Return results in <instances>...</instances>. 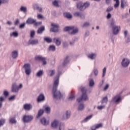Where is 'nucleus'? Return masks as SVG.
I'll use <instances>...</instances> for the list:
<instances>
[{"mask_svg": "<svg viewBox=\"0 0 130 130\" xmlns=\"http://www.w3.org/2000/svg\"><path fill=\"white\" fill-rule=\"evenodd\" d=\"M58 86V82H54L52 93L54 98L60 99V98H61V93H60V91H57Z\"/></svg>", "mask_w": 130, "mask_h": 130, "instance_id": "nucleus-1", "label": "nucleus"}, {"mask_svg": "<svg viewBox=\"0 0 130 130\" xmlns=\"http://www.w3.org/2000/svg\"><path fill=\"white\" fill-rule=\"evenodd\" d=\"M81 90L82 93V95L81 96V98H79L77 100V102L78 103H80L81 101H87L88 100V96H87V90H86V88L84 87H82L81 88Z\"/></svg>", "mask_w": 130, "mask_h": 130, "instance_id": "nucleus-2", "label": "nucleus"}, {"mask_svg": "<svg viewBox=\"0 0 130 130\" xmlns=\"http://www.w3.org/2000/svg\"><path fill=\"white\" fill-rule=\"evenodd\" d=\"M64 31H68L71 35H74L79 32V29L74 26H67L64 28Z\"/></svg>", "mask_w": 130, "mask_h": 130, "instance_id": "nucleus-3", "label": "nucleus"}, {"mask_svg": "<svg viewBox=\"0 0 130 130\" xmlns=\"http://www.w3.org/2000/svg\"><path fill=\"white\" fill-rule=\"evenodd\" d=\"M111 26L113 28V33L114 35H117L120 31V26H118L114 25V20H112L111 22Z\"/></svg>", "mask_w": 130, "mask_h": 130, "instance_id": "nucleus-4", "label": "nucleus"}, {"mask_svg": "<svg viewBox=\"0 0 130 130\" xmlns=\"http://www.w3.org/2000/svg\"><path fill=\"white\" fill-rule=\"evenodd\" d=\"M90 6L89 3H86L83 4L82 2H80L77 4V9L80 10V11H83V10H85L86 8H88Z\"/></svg>", "mask_w": 130, "mask_h": 130, "instance_id": "nucleus-5", "label": "nucleus"}, {"mask_svg": "<svg viewBox=\"0 0 130 130\" xmlns=\"http://www.w3.org/2000/svg\"><path fill=\"white\" fill-rule=\"evenodd\" d=\"M22 87H23V85L21 84H20L19 86H18L16 83H14L12 87V92H13L14 93H18V92H19V89L22 88Z\"/></svg>", "mask_w": 130, "mask_h": 130, "instance_id": "nucleus-6", "label": "nucleus"}, {"mask_svg": "<svg viewBox=\"0 0 130 130\" xmlns=\"http://www.w3.org/2000/svg\"><path fill=\"white\" fill-rule=\"evenodd\" d=\"M26 23H27V24H34L35 26H39V25L42 24V22H36V20L31 18H28L26 21Z\"/></svg>", "mask_w": 130, "mask_h": 130, "instance_id": "nucleus-7", "label": "nucleus"}, {"mask_svg": "<svg viewBox=\"0 0 130 130\" xmlns=\"http://www.w3.org/2000/svg\"><path fill=\"white\" fill-rule=\"evenodd\" d=\"M24 68L25 69V72L26 75L27 76H29L30 74H31V66H30V64L26 63L25 64L24 66Z\"/></svg>", "mask_w": 130, "mask_h": 130, "instance_id": "nucleus-8", "label": "nucleus"}, {"mask_svg": "<svg viewBox=\"0 0 130 130\" xmlns=\"http://www.w3.org/2000/svg\"><path fill=\"white\" fill-rule=\"evenodd\" d=\"M112 101L114 103H119V102L121 101V96H120V95L118 94L113 97Z\"/></svg>", "mask_w": 130, "mask_h": 130, "instance_id": "nucleus-9", "label": "nucleus"}, {"mask_svg": "<svg viewBox=\"0 0 130 130\" xmlns=\"http://www.w3.org/2000/svg\"><path fill=\"white\" fill-rule=\"evenodd\" d=\"M35 59L36 60H40L43 61V64H46V58L42 57V56H37L35 57Z\"/></svg>", "mask_w": 130, "mask_h": 130, "instance_id": "nucleus-10", "label": "nucleus"}, {"mask_svg": "<svg viewBox=\"0 0 130 130\" xmlns=\"http://www.w3.org/2000/svg\"><path fill=\"white\" fill-rule=\"evenodd\" d=\"M129 60L128 59L124 58L123 59L121 62L122 67L123 68H126V67H128V64H129Z\"/></svg>", "mask_w": 130, "mask_h": 130, "instance_id": "nucleus-11", "label": "nucleus"}, {"mask_svg": "<svg viewBox=\"0 0 130 130\" xmlns=\"http://www.w3.org/2000/svg\"><path fill=\"white\" fill-rule=\"evenodd\" d=\"M51 26L52 28L50 29L51 32H58V25L52 23Z\"/></svg>", "mask_w": 130, "mask_h": 130, "instance_id": "nucleus-12", "label": "nucleus"}, {"mask_svg": "<svg viewBox=\"0 0 130 130\" xmlns=\"http://www.w3.org/2000/svg\"><path fill=\"white\" fill-rule=\"evenodd\" d=\"M32 119H33V117L31 116H24L23 117L24 122H29V121H31Z\"/></svg>", "mask_w": 130, "mask_h": 130, "instance_id": "nucleus-13", "label": "nucleus"}, {"mask_svg": "<svg viewBox=\"0 0 130 130\" xmlns=\"http://www.w3.org/2000/svg\"><path fill=\"white\" fill-rule=\"evenodd\" d=\"M53 42L57 45V46H59L61 44V41H60V38H55L53 39Z\"/></svg>", "mask_w": 130, "mask_h": 130, "instance_id": "nucleus-14", "label": "nucleus"}, {"mask_svg": "<svg viewBox=\"0 0 130 130\" xmlns=\"http://www.w3.org/2000/svg\"><path fill=\"white\" fill-rule=\"evenodd\" d=\"M103 125L102 123L97 124L90 127V129L96 130L97 128H100V127H102Z\"/></svg>", "mask_w": 130, "mask_h": 130, "instance_id": "nucleus-15", "label": "nucleus"}, {"mask_svg": "<svg viewBox=\"0 0 130 130\" xmlns=\"http://www.w3.org/2000/svg\"><path fill=\"white\" fill-rule=\"evenodd\" d=\"M45 98L44 95L42 94H40V95L37 98L38 102H41V101H44Z\"/></svg>", "mask_w": 130, "mask_h": 130, "instance_id": "nucleus-16", "label": "nucleus"}, {"mask_svg": "<svg viewBox=\"0 0 130 130\" xmlns=\"http://www.w3.org/2000/svg\"><path fill=\"white\" fill-rule=\"evenodd\" d=\"M41 122L44 125H47L49 124V121H46V119L45 118H43L41 119Z\"/></svg>", "mask_w": 130, "mask_h": 130, "instance_id": "nucleus-17", "label": "nucleus"}, {"mask_svg": "<svg viewBox=\"0 0 130 130\" xmlns=\"http://www.w3.org/2000/svg\"><path fill=\"white\" fill-rule=\"evenodd\" d=\"M74 16H75V17H79L81 19H85V15L84 14H81V13L79 12L75 13Z\"/></svg>", "mask_w": 130, "mask_h": 130, "instance_id": "nucleus-18", "label": "nucleus"}, {"mask_svg": "<svg viewBox=\"0 0 130 130\" xmlns=\"http://www.w3.org/2000/svg\"><path fill=\"white\" fill-rule=\"evenodd\" d=\"M29 44H31L32 45H34L35 44H38V40H29L28 42Z\"/></svg>", "mask_w": 130, "mask_h": 130, "instance_id": "nucleus-19", "label": "nucleus"}, {"mask_svg": "<svg viewBox=\"0 0 130 130\" xmlns=\"http://www.w3.org/2000/svg\"><path fill=\"white\" fill-rule=\"evenodd\" d=\"M23 108L25 110H30L32 108V106L30 104H25L24 105Z\"/></svg>", "mask_w": 130, "mask_h": 130, "instance_id": "nucleus-20", "label": "nucleus"}, {"mask_svg": "<svg viewBox=\"0 0 130 130\" xmlns=\"http://www.w3.org/2000/svg\"><path fill=\"white\" fill-rule=\"evenodd\" d=\"M63 16L64 17H65V18H67V19H72V14H71L70 13H64L63 14Z\"/></svg>", "mask_w": 130, "mask_h": 130, "instance_id": "nucleus-21", "label": "nucleus"}, {"mask_svg": "<svg viewBox=\"0 0 130 130\" xmlns=\"http://www.w3.org/2000/svg\"><path fill=\"white\" fill-rule=\"evenodd\" d=\"M57 125H58V122L56 120H54L51 124L52 127H56Z\"/></svg>", "mask_w": 130, "mask_h": 130, "instance_id": "nucleus-22", "label": "nucleus"}, {"mask_svg": "<svg viewBox=\"0 0 130 130\" xmlns=\"http://www.w3.org/2000/svg\"><path fill=\"white\" fill-rule=\"evenodd\" d=\"M44 30H45L44 26H42L40 28L38 29L37 33L38 34H41V33H42V32L43 31H44Z\"/></svg>", "mask_w": 130, "mask_h": 130, "instance_id": "nucleus-23", "label": "nucleus"}, {"mask_svg": "<svg viewBox=\"0 0 130 130\" xmlns=\"http://www.w3.org/2000/svg\"><path fill=\"white\" fill-rule=\"evenodd\" d=\"M44 40L47 42V43H51L52 42V39L50 38L46 37L44 39Z\"/></svg>", "mask_w": 130, "mask_h": 130, "instance_id": "nucleus-24", "label": "nucleus"}, {"mask_svg": "<svg viewBox=\"0 0 130 130\" xmlns=\"http://www.w3.org/2000/svg\"><path fill=\"white\" fill-rule=\"evenodd\" d=\"M34 9H36V10H38L39 12H42V8L41 7H39L38 5L37 4L34 5Z\"/></svg>", "mask_w": 130, "mask_h": 130, "instance_id": "nucleus-25", "label": "nucleus"}, {"mask_svg": "<svg viewBox=\"0 0 130 130\" xmlns=\"http://www.w3.org/2000/svg\"><path fill=\"white\" fill-rule=\"evenodd\" d=\"M126 6V2H125L123 0H121V9H124V7Z\"/></svg>", "mask_w": 130, "mask_h": 130, "instance_id": "nucleus-26", "label": "nucleus"}, {"mask_svg": "<svg viewBox=\"0 0 130 130\" xmlns=\"http://www.w3.org/2000/svg\"><path fill=\"white\" fill-rule=\"evenodd\" d=\"M84 104H80L78 106V111H82V110H84Z\"/></svg>", "mask_w": 130, "mask_h": 130, "instance_id": "nucleus-27", "label": "nucleus"}, {"mask_svg": "<svg viewBox=\"0 0 130 130\" xmlns=\"http://www.w3.org/2000/svg\"><path fill=\"white\" fill-rule=\"evenodd\" d=\"M18 57V52H17V51H14L12 52V57L13 58H16V57Z\"/></svg>", "mask_w": 130, "mask_h": 130, "instance_id": "nucleus-28", "label": "nucleus"}, {"mask_svg": "<svg viewBox=\"0 0 130 130\" xmlns=\"http://www.w3.org/2000/svg\"><path fill=\"white\" fill-rule=\"evenodd\" d=\"M9 121L10 123H16L17 122L15 117L11 118L9 120Z\"/></svg>", "mask_w": 130, "mask_h": 130, "instance_id": "nucleus-29", "label": "nucleus"}, {"mask_svg": "<svg viewBox=\"0 0 130 130\" xmlns=\"http://www.w3.org/2000/svg\"><path fill=\"white\" fill-rule=\"evenodd\" d=\"M92 116H93V115H90L87 117H86L83 120V122H87V120H89V119H91V118H92Z\"/></svg>", "mask_w": 130, "mask_h": 130, "instance_id": "nucleus-30", "label": "nucleus"}, {"mask_svg": "<svg viewBox=\"0 0 130 130\" xmlns=\"http://www.w3.org/2000/svg\"><path fill=\"white\" fill-rule=\"evenodd\" d=\"M43 75V70H40L37 73V77H42V76Z\"/></svg>", "mask_w": 130, "mask_h": 130, "instance_id": "nucleus-31", "label": "nucleus"}, {"mask_svg": "<svg viewBox=\"0 0 130 130\" xmlns=\"http://www.w3.org/2000/svg\"><path fill=\"white\" fill-rule=\"evenodd\" d=\"M44 113V111H43V110H40L38 112L37 118H38V117H40V116H41V115H42V114H43Z\"/></svg>", "mask_w": 130, "mask_h": 130, "instance_id": "nucleus-32", "label": "nucleus"}, {"mask_svg": "<svg viewBox=\"0 0 130 130\" xmlns=\"http://www.w3.org/2000/svg\"><path fill=\"white\" fill-rule=\"evenodd\" d=\"M88 57L91 59H94L96 57V54H90L88 55Z\"/></svg>", "mask_w": 130, "mask_h": 130, "instance_id": "nucleus-33", "label": "nucleus"}, {"mask_svg": "<svg viewBox=\"0 0 130 130\" xmlns=\"http://www.w3.org/2000/svg\"><path fill=\"white\" fill-rule=\"evenodd\" d=\"M20 11L23 12V13H27V8L25 7L21 6L20 8Z\"/></svg>", "mask_w": 130, "mask_h": 130, "instance_id": "nucleus-34", "label": "nucleus"}, {"mask_svg": "<svg viewBox=\"0 0 130 130\" xmlns=\"http://www.w3.org/2000/svg\"><path fill=\"white\" fill-rule=\"evenodd\" d=\"M45 111L46 113L49 114L50 113V107H46L45 108Z\"/></svg>", "mask_w": 130, "mask_h": 130, "instance_id": "nucleus-35", "label": "nucleus"}, {"mask_svg": "<svg viewBox=\"0 0 130 130\" xmlns=\"http://www.w3.org/2000/svg\"><path fill=\"white\" fill-rule=\"evenodd\" d=\"M54 74H55V72L54 71V70H51L49 72V77H52V76H53Z\"/></svg>", "mask_w": 130, "mask_h": 130, "instance_id": "nucleus-36", "label": "nucleus"}, {"mask_svg": "<svg viewBox=\"0 0 130 130\" xmlns=\"http://www.w3.org/2000/svg\"><path fill=\"white\" fill-rule=\"evenodd\" d=\"M69 61H70V60H69V56H67L64 60L63 66H64V64H67Z\"/></svg>", "mask_w": 130, "mask_h": 130, "instance_id": "nucleus-37", "label": "nucleus"}, {"mask_svg": "<svg viewBox=\"0 0 130 130\" xmlns=\"http://www.w3.org/2000/svg\"><path fill=\"white\" fill-rule=\"evenodd\" d=\"M107 101H108V99L107 98V96L104 97L103 99L102 103H107Z\"/></svg>", "mask_w": 130, "mask_h": 130, "instance_id": "nucleus-38", "label": "nucleus"}, {"mask_svg": "<svg viewBox=\"0 0 130 130\" xmlns=\"http://www.w3.org/2000/svg\"><path fill=\"white\" fill-rule=\"evenodd\" d=\"M66 118H65V119H68V118H69V117H70V116H71V112L67 111L66 112Z\"/></svg>", "mask_w": 130, "mask_h": 130, "instance_id": "nucleus-39", "label": "nucleus"}, {"mask_svg": "<svg viewBox=\"0 0 130 130\" xmlns=\"http://www.w3.org/2000/svg\"><path fill=\"white\" fill-rule=\"evenodd\" d=\"M74 99H75V95L73 93H71L68 98V100H74Z\"/></svg>", "mask_w": 130, "mask_h": 130, "instance_id": "nucleus-40", "label": "nucleus"}, {"mask_svg": "<svg viewBox=\"0 0 130 130\" xmlns=\"http://www.w3.org/2000/svg\"><path fill=\"white\" fill-rule=\"evenodd\" d=\"M49 50H51V51H55V46H53V45L50 46Z\"/></svg>", "mask_w": 130, "mask_h": 130, "instance_id": "nucleus-41", "label": "nucleus"}, {"mask_svg": "<svg viewBox=\"0 0 130 130\" xmlns=\"http://www.w3.org/2000/svg\"><path fill=\"white\" fill-rule=\"evenodd\" d=\"M118 7H119V0H117V1H116V3L114 5V8L116 9V8H118Z\"/></svg>", "mask_w": 130, "mask_h": 130, "instance_id": "nucleus-42", "label": "nucleus"}, {"mask_svg": "<svg viewBox=\"0 0 130 130\" xmlns=\"http://www.w3.org/2000/svg\"><path fill=\"white\" fill-rule=\"evenodd\" d=\"M105 75H106V67H105L103 70L102 77L104 78Z\"/></svg>", "mask_w": 130, "mask_h": 130, "instance_id": "nucleus-43", "label": "nucleus"}, {"mask_svg": "<svg viewBox=\"0 0 130 130\" xmlns=\"http://www.w3.org/2000/svg\"><path fill=\"white\" fill-rule=\"evenodd\" d=\"M19 34L17 32H13L12 34H11V36H14V37H18Z\"/></svg>", "mask_w": 130, "mask_h": 130, "instance_id": "nucleus-44", "label": "nucleus"}, {"mask_svg": "<svg viewBox=\"0 0 130 130\" xmlns=\"http://www.w3.org/2000/svg\"><path fill=\"white\" fill-rule=\"evenodd\" d=\"M52 4L53 5V6H54L55 7H59L58 6V1L55 0V1H54L52 3Z\"/></svg>", "mask_w": 130, "mask_h": 130, "instance_id": "nucleus-45", "label": "nucleus"}, {"mask_svg": "<svg viewBox=\"0 0 130 130\" xmlns=\"http://www.w3.org/2000/svg\"><path fill=\"white\" fill-rule=\"evenodd\" d=\"M93 72L94 73V76H98V70L97 69H93Z\"/></svg>", "mask_w": 130, "mask_h": 130, "instance_id": "nucleus-46", "label": "nucleus"}, {"mask_svg": "<svg viewBox=\"0 0 130 130\" xmlns=\"http://www.w3.org/2000/svg\"><path fill=\"white\" fill-rule=\"evenodd\" d=\"M59 130H64V125L63 124H60L59 127Z\"/></svg>", "mask_w": 130, "mask_h": 130, "instance_id": "nucleus-47", "label": "nucleus"}, {"mask_svg": "<svg viewBox=\"0 0 130 130\" xmlns=\"http://www.w3.org/2000/svg\"><path fill=\"white\" fill-rule=\"evenodd\" d=\"M5 119H2L0 120V126H2V125H4V124L5 123Z\"/></svg>", "mask_w": 130, "mask_h": 130, "instance_id": "nucleus-48", "label": "nucleus"}, {"mask_svg": "<svg viewBox=\"0 0 130 130\" xmlns=\"http://www.w3.org/2000/svg\"><path fill=\"white\" fill-rule=\"evenodd\" d=\"M54 82H59V76H56L54 79Z\"/></svg>", "mask_w": 130, "mask_h": 130, "instance_id": "nucleus-49", "label": "nucleus"}, {"mask_svg": "<svg viewBox=\"0 0 130 130\" xmlns=\"http://www.w3.org/2000/svg\"><path fill=\"white\" fill-rule=\"evenodd\" d=\"M19 23H20V20H19V19H17L14 22V25L15 26H17V25H18V24H19Z\"/></svg>", "mask_w": 130, "mask_h": 130, "instance_id": "nucleus-50", "label": "nucleus"}, {"mask_svg": "<svg viewBox=\"0 0 130 130\" xmlns=\"http://www.w3.org/2000/svg\"><path fill=\"white\" fill-rule=\"evenodd\" d=\"M34 35H35V31H31L30 32V37H31V38H33L34 37Z\"/></svg>", "mask_w": 130, "mask_h": 130, "instance_id": "nucleus-51", "label": "nucleus"}, {"mask_svg": "<svg viewBox=\"0 0 130 130\" xmlns=\"http://www.w3.org/2000/svg\"><path fill=\"white\" fill-rule=\"evenodd\" d=\"M19 28H20V29H23V28H25V23L20 24L19 26Z\"/></svg>", "mask_w": 130, "mask_h": 130, "instance_id": "nucleus-52", "label": "nucleus"}, {"mask_svg": "<svg viewBox=\"0 0 130 130\" xmlns=\"http://www.w3.org/2000/svg\"><path fill=\"white\" fill-rule=\"evenodd\" d=\"M15 98H16V96L13 95V96H11L10 98H9V100L10 101H12V100H14V99H15Z\"/></svg>", "mask_w": 130, "mask_h": 130, "instance_id": "nucleus-53", "label": "nucleus"}, {"mask_svg": "<svg viewBox=\"0 0 130 130\" xmlns=\"http://www.w3.org/2000/svg\"><path fill=\"white\" fill-rule=\"evenodd\" d=\"M90 24L88 22H85L82 26V27H88L89 26Z\"/></svg>", "mask_w": 130, "mask_h": 130, "instance_id": "nucleus-54", "label": "nucleus"}, {"mask_svg": "<svg viewBox=\"0 0 130 130\" xmlns=\"http://www.w3.org/2000/svg\"><path fill=\"white\" fill-rule=\"evenodd\" d=\"M108 88H109V84H107L104 88V91H106Z\"/></svg>", "mask_w": 130, "mask_h": 130, "instance_id": "nucleus-55", "label": "nucleus"}, {"mask_svg": "<svg viewBox=\"0 0 130 130\" xmlns=\"http://www.w3.org/2000/svg\"><path fill=\"white\" fill-rule=\"evenodd\" d=\"M113 10V8L111 7H109L107 9V12H110Z\"/></svg>", "mask_w": 130, "mask_h": 130, "instance_id": "nucleus-56", "label": "nucleus"}, {"mask_svg": "<svg viewBox=\"0 0 130 130\" xmlns=\"http://www.w3.org/2000/svg\"><path fill=\"white\" fill-rule=\"evenodd\" d=\"M4 95L5 96V97H7V96L9 95V92L7 91H5L4 92Z\"/></svg>", "mask_w": 130, "mask_h": 130, "instance_id": "nucleus-57", "label": "nucleus"}, {"mask_svg": "<svg viewBox=\"0 0 130 130\" xmlns=\"http://www.w3.org/2000/svg\"><path fill=\"white\" fill-rule=\"evenodd\" d=\"M105 107V106H100L98 107V109H100V110H101V109H103Z\"/></svg>", "mask_w": 130, "mask_h": 130, "instance_id": "nucleus-58", "label": "nucleus"}, {"mask_svg": "<svg viewBox=\"0 0 130 130\" xmlns=\"http://www.w3.org/2000/svg\"><path fill=\"white\" fill-rule=\"evenodd\" d=\"M38 19H43V16L41 14L38 15Z\"/></svg>", "mask_w": 130, "mask_h": 130, "instance_id": "nucleus-59", "label": "nucleus"}, {"mask_svg": "<svg viewBox=\"0 0 130 130\" xmlns=\"http://www.w3.org/2000/svg\"><path fill=\"white\" fill-rule=\"evenodd\" d=\"M94 82H89V87H93L94 86Z\"/></svg>", "mask_w": 130, "mask_h": 130, "instance_id": "nucleus-60", "label": "nucleus"}, {"mask_svg": "<svg viewBox=\"0 0 130 130\" xmlns=\"http://www.w3.org/2000/svg\"><path fill=\"white\" fill-rule=\"evenodd\" d=\"M107 18V19H110V18H111V14H110V13H108Z\"/></svg>", "mask_w": 130, "mask_h": 130, "instance_id": "nucleus-61", "label": "nucleus"}, {"mask_svg": "<svg viewBox=\"0 0 130 130\" xmlns=\"http://www.w3.org/2000/svg\"><path fill=\"white\" fill-rule=\"evenodd\" d=\"M4 97L3 96L0 97V102L2 103V102L4 101Z\"/></svg>", "mask_w": 130, "mask_h": 130, "instance_id": "nucleus-62", "label": "nucleus"}, {"mask_svg": "<svg viewBox=\"0 0 130 130\" xmlns=\"http://www.w3.org/2000/svg\"><path fill=\"white\" fill-rule=\"evenodd\" d=\"M124 36H125V37H126V36L127 35V31H125L124 32Z\"/></svg>", "mask_w": 130, "mask_h": 130, "instance_id": "nucleus-63", "label": "nucleus"}, {"mask_svg": "<svg viewBox=\"0 0 130 130\" xmlns=\"http://www.w3.org/2000/svg\"><path fill=\"white\" fill-rule=\"evenodd\" d=\"M106 3L109 5V4H110V0H106Z\"/></svg>", "mask_w": 130, "mask_h": 130, "instance_id": "nucleus-64", "label": "nucleus"}]
</instances>
